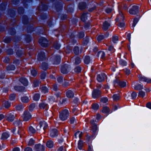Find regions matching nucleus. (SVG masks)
<instances>
[{"instance_id":"17","label":"nucleus","mask_w":151,"mask_h":151,"mask_svg":"<svg viewBox=\"0 0 151 151\" xmlns=\"http://www.w3.org/2000/svg\"><path fill=\"white\" fill-rule=\"evenodd\" d=\"M124 19V17L122 13H120L118 16L117 17L116 19L115 20L116 22H121Z\"/></svg>"},{"instance_id":"57","label":"nucleus","mask_w":151,"mask_h":151,"mask_svg":"<svg viewBox=\"0 0 151 151\" xmlns=\"http://www.w3.org/2000/svg\"><path fill=\"white\" fill-rule=\"evenodd\" d=\"M119 63L121 65L123 66H126L127 65V62L125 60L122 59L120 60Z\"/></svg>"},{"instance_id":"64","label":"nucleus","mask_w":151,"mask_h":151,"mask_svg":"<svg viewBox=\"0 0 151 151\" xmlns=\"http://www.w3.org/2000/svg\"><path fill=\"white\" fill-rule=\"evenodd\" d=\"M11 40V39L9 37H6L4 40V41L5 43H9Z\"/></svg>"},{"instance_id":"18","label":"nucleus","mask_w":151,"mask_h":151,"mask_svg":"<svg viewBox=\"0 0 151 151\" xmlns=\"http://www.w3.org/2000/svg\"><path fill=\"white\" fill-rule=\"evenodd\" d=\"M110 26V24L106 21L103 23L102 29L103 30L106 31L108 29L109 27Z\"/></svg>"},{"instance_id":"54","label":"nucleus","mask_w":151,"mask_h":151,"mask_svg":"<svg viewBox=\"0 0 151 151\" xmlns=\"http://www.w3.org/2000/svg\"><path fill=\"white\" fill-rule=\"evenodd\" d=\"M108 101V99L106 97H103L101 98L100 101L102 103H106Z\"/></svg>"},{"instance_id":"48","label":"nucleus","mask_w":151,"mask_h":151,"mask_svg":"<svg viewBox=\"0 0 151 151\" xmlns=\"http://www.w3.org/2000/svg\"><path fill=\"white\" fill-rule=\"evenodd\" d=\"M36 106L35 104V103H32L29 106V109L30 111H32Z\"/></svg>"},{"instance_id":"40","label":"nucleus","mask_w":151,"mask_h":151,"mask_svg":"<svg viewBox=\"0 0 151 151\" xmlns=\"http://www.w3.org/2000/svg\"><path fill=\"white\" fill-rule=\"evenodd\" d=\"M41 89L43 93H45L48 92V89L45 86H42L41 88Z\"/></svg>"},{"instance_id":"51","label":"nucleus","mask_w":151,"mask_h":151,"mask_svg":"<svg viewBox=\"0 0 151 151\" xmlns=\"http://www.w3.org/2000/svg\"><path fill=\"white\" fill-rule=\"evenodd\" d=\"M118 39L119 38L118 36L116 35H114L113 36L112 41L114 43H116V41H118Z\"/></svg>"},{"instance_id":"45","label":"nucleus","mask_w":151,"mask_h":151,"mask_svg":"<svg viewBox=\"0 0 151 151\" xmlns=\"http://www.w3.org/2000/svg\"><path fill=\"white\" fill-rule=\"evenodd\" d=\"M3 105H4L5 108H9L10 106V104L8 101H5L3 103Z\"/></svg>"},{"instance_id":"26","label":"nucleus","mask_w":151,"mask_h":151,"mask_svg":"<svg viewBox=\"0 0 151 151\" xmlns=\"http://www.w3.org/2000/svg\"><path fill=\"white\" fill-rule=\"evenodd\" d=\"M14 88L17 91L22 92L24 90L25 88L23 86H17L14 87Z\"/></svg>"},{"instance_id":"62","label":"nucleus","mask_w":151,"mask_h":151,"mask_svg":"<svg viewBox=\"0 0 151 151\" xmlns=\"http://www.w3.org/2000/svg\"><path fill=\"white\" fill-rule=\"evenodd\" d=\"M2 59L3 61L5 63H8L10 61L9 57H3Z\"/></svg>"},{"instance_id":"61","label":"nucleus","mask_w":151,"mask_h":151,"mask_svg":"<svg viewBox=\"0 0 151 151\" xmlns=\"http://www.w3.org/2000/svg\"><path fill=\"white\" fill-rule=\"evenodd\" d=\"M113 98L114 101H117L119 99V96L118 95L114 94L113 96Z\"/></svg>"},{"instance_id":"16","label":"nucleus","mask_w":151,"mask_h":151,"mask_svg":"<svg viewBox=\"0 0 151 151\" xmlns=\"http://www.w3.org/2000/svg\"><path fill=\"white\" fill-rule=\"evenodd\" d=\"M72 60L75 65H77L80 64L81 61L80 57H72Z\"/></svg>"},{"instance_id":"28","label":"nucleus","mask_w":151,"mask_h":151,"mask_svg":"<svg viewBox=\"0 0 151 151\" xmlns=\"http://www.w3.org/2000/svg\"><path fill=\"white\" fill-rule=\"evenodd\" d=\"M9 136L8 133L5 132H4L1 135V139H5L8 138Z\"/></svg>"},{"instance_id":"12","label":"nucleus","mask_w":151,"mask_h":151,"mask_svg":"<svg viewBox=\"0 0 151 151\" xmlns=\"http://www.w3.org/2000/svg\"><path fill=\"white\" fill-rule=\"evenodd\" d=\"M139 80L142 81H144L148 83H151V79L147 78L145 76H139Z\"/></svg>"},{"instance_id":"1","label":"nucleus","mask_w":151,"mask_h":151,"mask_svg":"<svg viewBox=\"0 0 151 151\" xmlns=\"http://www.w3.org/2000/svg\"><path fill=\"white\" fill-rule=\"evenodd\" d=\"M69 115L68 110V109H65L60 112L59 118L61 120L64 121L67 119Z\"/></svg>"},{"instance_id":"13","label":"nucleus","mask_w":151,"mask_h":151,"mask_svg":"<svg viewBox=\"0 0 151 151\" xmlns=\"http://www.w3.org/2000/svg\"><path fill=\"white\" fill-rule=\"evenodd\" d=\"M58 135V132L56 129H52L50 131V135L52 137H54Z\"/></svg>"},{"instance_id":"31","label":"nucleus","mask_w":151,"mask_h":151,"mask_svg":"<svg viewBox=\"0 0 151 151\" xmlns=\"http://www.w3.org/2000/svg\"><path fill=\"white\" fill-rule=\"evenodd\" d=\"M41 68L44 70H46L48 67V65L46 63H42L41 66Z\"/></svg>"},{"instance_id":"46","label":"nucleus","mask_w":151,"mask_h":151,"mask_svg":"<svg viewBox=\"0 0 151 151\" xmlns=\"http://www.w3.org/2000/svg\"><path fill=\"white\" fill-rule=\"evenodd\" d=\"M105 55V53L102 51H99L97 53V56L98 57H104Z\"/></svg>"},{"instance_id":"11","label":"nucleus","mask_w":151,"mask_h":151,"mask_svg":"<svg viewBox=\"0 0 151 151\" xmlns=\"http://www.w3.org/2000/svg\"><path fill=\"white\" fill-rule=\"evenodd\" d=\"M101 94L100 91L97 89L94 90L92 92V96L93 98H98Z\"/></svg>"},{"instance_id":"56","label":"nucleus","mask_w":151,"mask_h":151,"mask_svg":"<svg viewBox=\"0 0 151 151\" xmlns=\"http://www.w3.org/2000/svg\"><path fill=\"white\" fill-rule=\"evenodd\" d=\"M26 41L27 42H29L31 41V38L29 35H27L26 36L25 38Z\"/></svg>"},{"instance_id":"32","label":"nucleus","mask_w":151,"mask_h":151,"mask_svg":"<svg viewBox=\"0 0 151 151\" xmlns=\"http://www.w3.org/2000/svg\"><path fill=\"white\" fill-rule=\"evenodd\" d=\"M53 46L55 49L58 50L60 48V44L58 43L57 41H55L54 42Z\"/></svg>"},{"instance_id":"22","label":"nucleus","mask_w":151,"mask_h":151,"mask_svg":"<svg viewBox=\"0 0 151 151\" xmlns=\"http://www.w3.org/2000/svg\"><path fill=\"white\" fill-rule=\"evenodd\" d=\"M62 4L61 2L58 1L56 2L55 7L57 11H59L61 10L62 9Z\"/></svg>"},{"instance_id":"43","label":"nucleus","mask_w":151,"mask_h":151,"mask_svg":"<svg viewBox=\"0 0 151 151\" xmlns=\"http://www.w3.org/2000/svg\"><path fill=\"white\" fill-rule=\"evenodd\" d=\"M73 5H72V7H70V6H68L66 9L67 12L69 13L72 12L73 10Z\"/></svg>"},{"instance_id":"14","label":"nucleus","mask_w":151,"mask_h":151,"mask_svg":"<svg viewBox=\"0 0 151 151\" xmlns=\"http://www.w3.org/2000/svg\"><path fill=\"white\" fill-rule=\"evenodd\" d=\"M40 128L42 129L45 130L47 127V124L44 121H41L39 123Z\"/></svg>"},{"instance_id":"21","label":"nucleus","mask_w":151,"mask_h":151,"mask_svg":"<svg viewBox=\"0 0 151 151\" xmlns=\"http://www.w3.org/2000/svg\"><path fill=\"white\" fill-rule=\"evenodd\" d=\"M92 130V136H94L95 133L98 129V127L96 124H93L91 125Z\"/></svg>"},{"instance_id":"42","label":"nucleus","mask_w":151,"mask_h":151,"mask_svg":"<svg viewBox=\"0 0 151 151\" xmlns=\"http://www.w3.org/2000/svg\"><path fill=\"white\" fill-rule=\"evenodd\" d=\"M102 111L103 113H108L109 112V108L107 106L104 107L103 108Z\"/></svg>"},{"instance_id":"6","label":"nucleus","mask_w":151,"mask_h":151,"mask_svg":"<svg viewBox=\"0 0 151 151\" xmlns=\"http://www.w3.org/2000/svg\"><path fill=\"white\" fill-rule=\"evenodd\" d=\"M22 117L24 121H27L31 119V115L28 111H26L24 112Z\"/></svg>"},{"instance_id":"41","label":"nucleus","mask_w":151,"mask_h":151,"mask_svg":"<svg viewBox=\"0 0 151 151\" xmlns=\"http://www.w3.org/2000/svg\"><path fill=\"white\" fill-rule=\"evenodd\" d=\"M78 134L79 138L80 139L82 136L83 133L82 132H80L79 131H78L75 134V136L76 138H77V135Z\"/></svg>"},{"instance_id":"24","label":"nucleus","mask_w":151,"mask_h":151,"mask_svg":"<svg viewBox=\"0 0 151 151\" xmlns=\"http://www.w3.org/2000/svg\"><path fill=\"white\" fill-rule=\"evenodd\" d=\"M87 14L90 15L88 13H84L82 14L81 19L82 21L84 22L87 19L88 17Z\"/></svg>"},{"instance_id":"30","label":"nucleus","mask_w":151,"mask_h":151,"mask_svg":"<svg viewBox=\"0 0 151 151\" xmlns=\"http://www.w3.org/2000/svg\"><path fill=\"white\" fill-rule=\"evenodd\" d=\"M85 36L84 32H79L77 35V37L79 39H82Z\"/></svg>"},{"instance_id":"10","label":"nucleus","mask_w":151,"mask_h":151,"mask_svg":"<svg viewBox=\"0 0 151 151\" xmlns=\"http://www.w3.org/2000/svg\"><path fill=\"white\" fill-rule=\"evenodd\" d=\"M114 85H116V83H118L120 86L122 88L126 86V82L120 81L117 79L116 80L114 81Z\"/></svg>"},{"instance_id":"49","label":"nucleus","mask_w":151,"mask_h":151,"mask_svg":"<svg viewBox=\"0 0 151 151\" xmlns=\"http://www.w3.org/2000/svg\"><path fill=\"white\" fill-rule=\"evenodd\" d=\"M74 71L76 73H79L81 72V68L80 66H77L74 69Z\"/></svg>"},{"instance_id":"2","label":"nucleus","mask_w":151,"mask_h":151,"mask_svg":"<svg viewBox=\"0 0 151 151\" xmlns=\"http://www.w3.org/2000/svg\"><path fill=\"white\" fill-rule=\"evenodd\" d=\"M70 70V65L69 64H65L63 65L61 68V72L63 74L68 73Z\"/></svg>"},{"instance_id":"59","label":"nucleus","mask_w":151,"mask_h":151,"mask_svg":"<svg viewBox=\"0 0 151 151\" xmlns=\"http://www.w3.org/2000/svg\"><path fill=\"white\" fill-rule=\"evenodd\" d=\"M89 42L88 37V36H86V37L83 39V42L85 45H87Z\"/></svg>"},{"instance_id":"5","label":"nucleus","mask_w":151,"mask_h":151,"mask_svg":"<svg viewBox=\"0 0 151 151\" xmlns=\"http://www.w3.org/2000/svg\"><path fill=\"white\" fill-rule=\"evenodd\" d=\"M139 12V7L137 6L134 5L129 10V12L131 14H136Z\"/></svg>"},{"instance_id":"35","label":"nucleus","mask_w":151,"mask_h":151,"mask_svg":"<svg viewBox=\"0 0 151 151\" xmlns=\"http://www.w3.org/2000/svg\"><path fill=\"white\" fill-rule=\"evenodd\" d=\"M15 68L14 66L12 65H8L6 67V69L7 70H14Z\"/></svg>"},{"instance_id":"7","label":"nucleus","mask_w":151,"mask_h":151,"mask_svg":"<svg viewBox=\"0 0 151 151\" xmlns=\"http://www.w3.org/2000/svg\"><path fill=\"white\" fill-rule=\"evenodd\" d=\"M50 60L52 63L54 65L59 64L61 61L60 57H50Z\"/></svg>"},{"instance_id":"50","label":"nucleus","mask_w":151,"mask_h":151,"mask_svg":"<svg viewBox=\"0 0 151 151\" xmlns=\"http://www.w3.org/2000/svg\"><path fill=\"white\" fill-rule=\"evenodd\" d=\"M9 32L12 35H13L15 34L16 31L15 29L13 28H11L9 30Z\"/></svg>"},{"instance_id":"4","label":"nucleus","mask_w":151,"mask_h":151,"mask_svg":"<svg viewBox=\"0 0 151 151\" xmlns=\"http://www.w3.org/2000/svg\"><path fill=\"white\" fill-rule=\"evenodd\" d=\"M41 3V4L37 7L39 10H46L48 8L47 5L45 4V0H39Z\"/></svg>"},{"instance_id":"60","label":"nucleus","mask_w":151,"mask_h":151,"mask_svg":"<svg viewBox=\"0 0 151 151\" xmlns=\"http://www.w3.org/2000/svg\"><path fill=\"white\" fill-rule=\"evenodd\" d=\"M6 53L9 55H12L13 54L14 52L12 49H9L6 51Z\"/></svg>"},{"instance_id":"19","label":"nucleus","mask_w":151,"mask_h":151,"mask_svg":"<svg viewBox=\"0 0 151 151\" xmlns=\"http://www.w3.org/2000/svg\"><path fill=\"white\" fill-rule=\"evenodd\" d=\"M78 6L80 9L82 10L86 9V3L82 2L79 4Z\"/></svg>"},{"instance_id":"53","label":"nucleus","mask_w":151,"mask_h":151,"mask_svg":"<svg viewBox=\"0 0 151 151\" xmlns=\"http://www.w3.org/2000/svg\"><path fill=\"white\" fill-rule=\"evenodd\" d=\"M99 107V105L97 104H95L92 105V108L94 110L98 109Z\"/></svg>"},{"instance_id":"38","label":"nucleus","mask_w":151,"mask_h":151,"mask_svg":"<svg viewBox=\"0 0 151 151\" xmlns=\"http://www.w3.org/2000/svg\"><path fill=\"white\" fill-rule=\"evenodd\" d=\"M22 101L24 103H27L29 100V98L27 96H23L21 98Z\"/></svg>"},{"instance_id":"47","label":"nucleus","mask_w":151,"mask_h":151,"mask_svg":"<svg viewBox=\"0 0 151 151\" xmlns=\"http://www.w3.org/2000/svg\"><path fill=\"white\" fill-rule=\"evenodd\" d=\"M40 95L38 93L35 94L33 97V99L35 101H38L40 98Z\"/></svg>"},{"instance_id":"9","label":"nucleus","mask_w":151,"mask_h":151,"mask_svg":"<svg viewBox=\"0 0 151 151\" xmlns=\"http://www.w3.org/2000/svg\"><path fill=\"white\" fill-rule=\"evenodd\" d=\"M106 77V76L104 73H101L97 76L96 79L98 82H101L104 80Z\"/></svg>"},{"instance_id":"63","label":"nucleus","mask_w":151,"mask_h":151,"mask_svg":"<svg viewBox=\"0 0 151 151\" xmlns=\"http://www.w3.org/2000/svg\"><path fill=\"white\" fill-rule=\"evenodd\" d=\"M145 95V93L142 91H140L139 92L138 96L142 97H143Z\"/></svg>"},{"instance_id":"58","label":"nucleus","mask_w":151,"mask_h":151,"mask_svg":"<svg viewBox=\"0 0 151 151\" xmlns=\"http://www.w3.org/2000/svg\"><path fill=\"white\" fill-rule=\"evenodd\" d=\"M34 27L31 25L28 27L27 28V32H31L34 30Z\"/></svg>"},{"instance_id":"33","label":"nucleus","mask_w":151,"mask_h":151,"mask_svg":"<svg viewBox=\"0 0 151 151\" xmlns=\"http://www.w3.org/2000/svg\"><path fill=\"white\" fill-rule=\"evenodd\" d=\"M73 52L76 55H78L79 53V48L78 46L75 47L73 49Z\"/></svg>"},{"instance_id":"34","label":"nucleus","mask_w":151,"mask_h":151,"mask_svg":"<svg viewBox=\"0 0 151 151\" xmlns=\"http://www.w3.org/2000/svg\"><path fill=\"white\" fill-rule=\"evenodd\" d=\"M7 5L6 3L3 2L0 5V10L2 11L4 10L6 8Z\"/></svg>"},{"instance_id":"29","label":"nucleus","mask_w":151,"mask_h":151,"mask_svg":"<svg viewBox=\"0 0 151 151\" xmlns=\"http://www.w3.org/2000/svg\"><path fill=\"white\" fill-rule=\"evenodd\" d=\"M22 22L24 24H27L28 23V18L26 16L24 15L22 18Z\"/></svg>"},{"instance_id":"3","label":"nucleus","mask_w":151,"mask_h":151,"mask_svg":"<svg viewBox=\"0 0 151 151\" xmlns=\"http://www.w3.org/2000/svg\"><path fill=\"white\" fill-rule=\"evenodd\" d=\"M39 42L42 47H46L48 46V40L44 37H41L39 40Z\"/></svg>"},{"instance_id":"37","label":"nucleus","mask_w":151,"mask_h":151,"mask_svg":"<svg viewBox=\"0 0 151 151\" xmlns=\"http://www.w3.org/2000/svg\"><path fill=\"white\" fill-rule=\"evenodd\" d=\"M16 50V54L17 55L19 56H24V53L22 51V50Z\"/></svg>"},{"instance_id":"36","label":"nucleus","mask_w":151,"mask_h":151,"mask_svg":"<svg viewBox=\"0 0 151 151\" xmlns=\"http://www.w3.org/2000/svg\"><path fill=\"white\" fill-rule=\"evenodd\" d=\"M9 15L12 17H13L15 15V12L13 9H9L8 11Z\"/></svg>"},{"instance_id":"39","label":"nucleus","mask_w":151,"mask_h":151,"mask_svg":"<svg viewBox=\"0 0 151 151\" xmlns=\"http://www.w3.org/2000/svg\"><path fill=\"white\" fill-rule=\"evenodd\" d=\"M28 130L29 132H31L32 134H35L36 132V129L31 126L29 127Z\"/></svg>"},{"instance_id":"25","label":"nucleus","mask_w":151,"mask_h":151,"mask_svg":"<svg viewBox=\"0 0 151 151\" xmlns=\"http://www.w3.org/2000/svg\"><path fill=\"white\" fill-rule=\"evenodd\" d=\"M66 95L68 97L71 98L73 97L74 94L72 91L69 90L67 92Z\"/></svg>"},{"instance_id":"20","label":"nucleus","mask_w":151,"mask_h":151,"mask_svg":"<svg viewBox=\"0 0 151 151\" xmlns=\"http://www.w3.org/2000/svg\"><path fill=\"white\" fill-rule=\"evenodd\" d=\"M39 107L41 109H46L48 107V104L45 101H42L39 104Z\"/></svg>"},{"instance_id":"8","label":"nucleus","mask_w":151,"mask_h":151,"mask_svg":"<svg viewBox=\"0 0 151 151\" xmlns=\"http://www.w3.org/2000/svg\"><path fill=\"white\" fill-rule=\"evenodd\" d=\"M35 150L36 151H45V147L40 144H36L35 146Z\"/></svg>"},{"instance_id":"44","label":"nucleus","mask_w":151,"mask_h":151,"mask_svg":"<svg viewBox=\"0 0 151 151\" xmlns=\"http://www.w3.org/2000/svg\"><path fill=\"white\" fill-rule=\"evenodd\" d=\"M138 21L139 19L137 18H135L134 19L133 21V23L132 24V27L133 28V29Z\"/></svg>"},{"instance_id":"27","label":"nucleus","mask_w":151,"mask_h":151,"mask_svg":"<svg viewBox=\"0 0 151 151\" xmlns=\"http://www.w3.org/2000/svg\"><path fill=\"white\" fill-rule=\"evenodd\" d=\"M54 145L53 142L51 140H49L47 142L46 146L49 148H51L53 147Z\"/></svg>"},{"instance_id":"55","label":"nucleus","mask_w":151,"mask_h":151,"mask_svg":"<svg viewBox=\"0 0 151 151\" xmlns=\"http://www.w3.org/2000/svg\"><path fill=\"white\" fill-rule=\"evenodd\" d=\"M90 61V57H85L84 59V63L86 64H88L89 63Z\"/></svg>"},{"instance_id":"15","label":"nucleus","mask_w":151,"mask_h":151,"mask_svg":"<svg viewBox=\"0 0 151 151\" xmlns=\"http://www.w3.org/2000/svg\"><path fill=\"white\" fill-rule=\"evenodd\" d=\"M6 117V120L7 121L10 122H12L14 120L15 118V116L13 114H9L7 115Z\"/></svg>"},{"instance_id":"52","label":"nucleus","mask_w":151,"mask_h":151,"mask_svg":"<svg viewBox=\"0 0 151 151\" xmlns=\"http://www.w3.org/2000/svg\"><path fill=\"white\" fill-rule=\"evenodd\" d=\"M18 12L19 14H22L24 13V10L22 7H20L18 9Z\"/></svg>"},{"instance_id":"23","label":"nucleus","mask_w":151,"mask_h":151,"mask_svg":"<svg viewBox=\"0 0 151 151\" xmlns=\"http://www.w3.org/2000/svg\"><path fill=\"white\" fill-rule=\"evenodd\" d=\"M19 81L24 85L27 86L28 85V81L25 78H21L19 79Z\"/></svg>"}]
</instances>
